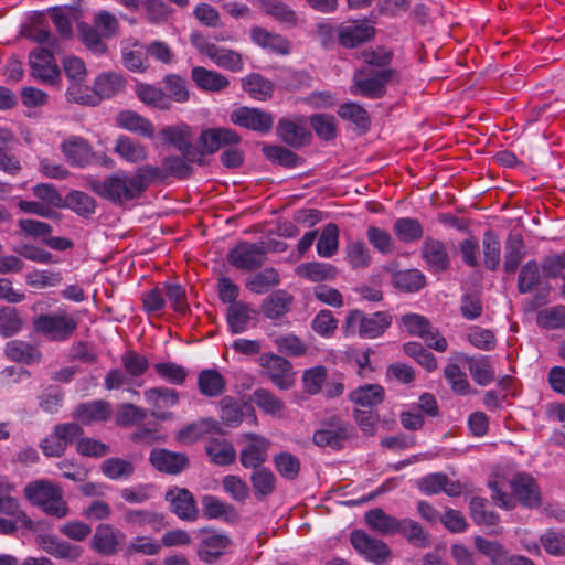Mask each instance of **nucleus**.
<instances>
[{
	"instance_id": "obj_32",
	"label": "nucleus",
	"mask_w": 565,
	"mask_h": 565,
	"mask_svg": "<svg viewBox=\"0 0 565 565\" xmlns=\"http://www.w3.org/2000/svg\"><path fill=\"white\" fill-rule=\"evenodd\" d=\"M385 391L380 384H364L349 394V401L360 407V409H372L383 403Z\"/></svg>"
},
{
	"instance_id": "obj_34",
	"label": "nucleus",
	"mask_w": 565,
	"mask_h": 565,
	"mask_svg": "<svg viewBox=\"0 0 565 565\" xmlns=\"http://www.w3.org/2000/svg\"><path fill=\"white\" fill-rule=\"evenodd\" d=\"M126 88L125 77L116 72H105L99 74L94 82V95L99 99H109Z\"/></svg>"
},
{
	"instance_id": "obj_15",
	"label": "nucleus",
	"mask_w": 565,
	"mask_h": 565,
	"mask_svg": "<svg viewBox=\"0 0 565 565\" xmlns=\"http://www.w3.org/2000/svg\"><path fill=\"white\" fill-rule=\"evenodd\" d=\"M420 257L426 269L434 274H441L449 270L451 258L446 244L439 238L426 236L420 246Z\"/></svg>"
},
{
	"instance_id": "obj_14",
	"label": "nucleus",
	"mask_w": 565,
	"mask_h": 565,
	"mask_svg": "<svg viewBox=\"0 0 565 565\" xmlns=\"http://www.w3.org/2000/svg\"><path fill=\"white\" fill-rule=\"evenodd\" d=\"M199 537L198 556L204 563H213L218 559L232 543L226 533L212 527L201 529Z\"/></svg>"
},
{
	"instance_id": "obj_50",
	"label": "nucleus",
	"mask_w": 565,
	"mask_h": 565,
	"mask_svg": "<svg viewBox=\"0 0 565 565\" xmlns=\"http://www.w3.org/2000/svg\"><path fill=\"white\" fill-rule=\"evenodd\" d=\"M481 247L484 267L495 271L501 262V243L493 230H487L482 234Z\"/></svg>"
},
{
	"instance_id": "obj_64",
	"label": "nucleus",
	"mask_w": 565,
	"mask_h": 565,
	"mask_svg": "<svg viewBox=\"0 0 565 565\" xmlns=\"http://www.w3.org/2000/svg\"><path fill=\"white\" fill-rule=\"evenodd\" d=\"M366 238L372 247L382 255H391L395 252V241L390 232L371 225L366 230Z\"/></svg>"
},
{
	"instance_id": "obj_43",
	"label": "nucleus",
	"mask_w": 565,
	"mask_h": 565,
	"mask_svg": "<svg viewBox=\"0 0 565 565\" xmlns=\"http://www.w3.org/2000/svg\"><path fill=\"white\" fill-rule=\"evenodd\" d=\"M397 534H401L414 547L427 548L431 544L430 534L423 525L413 519H401Z\"/></svg>"
},
{
	"instance_id": "obj_54",
	"label": "nucleus",
	"mask_w": 565,
	"mask_h": 565,
	"mask_svg": "<svg viewBox=\"0 0 565 565\" xmlns=\"http://www.w3.org/2000/svg\"><path fill=\"white\" fill-rule=\"evenodd\" d=\"M250 483L257 500H263L276 490V477L267 467L255 469L250 475Z\"/></svg>"
},
{
	"instance_id": "obj_39",
	"label": "nucleus",
	"mask_w": 565,
	"mask_h": 565,
	"mask_svg": "<svg viewBox=\"0 0 565 565\" xmlns=\"http://www.w3.org/2000/svg\"><path fill=\"white\" fill-rule=\"evenodd\" d=\"M6 356L18 363H39L42 359L41 351L33 344L22 340H11L4 347Z\"/></svg>"
},
{
	"instance_id": "obj_51",
	"label": "nucleus",
	"mask_w": 565,
	"mask_h": 565,
	"mask_svg": "<svg viewBox=\"0 0 565 565\" xmlns=\"http://www.w3.org/2000/svg\"><path fill=\"white\" fill-rule=\"evenodd\" d=\"M392 284L401 291L417 292L425 286L426 277L419 269H404L393 274Z\"/></svg>"
},
{
	"instance_id": "obj_56",
	"label": "nucleus",
	"mask_w": 565,
	"mask_h": 565,
	"mask_svg": "<svg viewBox=\"0 0 565 565\" xmlns=\"http://www.w3.org/2000/svg\"><path fill=\"white\" fill-rule=\"evenodd\" d=\"M24 320L15 307H0V337L11 338L20 333L23 329Z\"/></svg>"
},
{
	"instance_id": "obj_47",
	"label": "nucleus",
	"mask_w": 565,
	"mask_h": 565,
	"mask_svg": "<svg viewBox=\"0 0 565 565\" xmlns=\"http://www.w3.org/2000/svg\"><path fill=\"white\" fill-rule=\"evenodd\" d=\"M337 113L341 119L353 124L362 134H365L371 127V118L367 110L355 102L341 104Z\"/></svg>"
},
{
	"instance_id": "obj_7",
	"label": "nucleus",
	"mask_w": 565,
	"mask_h": 565,
	"mask_svg": "<svg viewBox=\"0 0 565 565\" xmlns=\"http://www.w3.org/2000/svg\"><path fill=\"white\" fill-rule=\"evenodd\" d=\"M258 363L263 373L279 390L287 391L295 385L292 364L286 358L266 352L260 354Z\"/></svg>"
},
{
	"instance_id": "obj_57",
	"label": "nucleus",
	"mask_w": 565,
	"mask_h": 565,
	"mask_svg": "<svg viewBox=\"0 0 565 565\" xmlns=\"http://www.w3.org/2000/svg\"><path fill=\"white\" fill-rule=\"evenodd\" d=\"M114 150L121 159L130 163L143 161L148 157L146 148L127 136L117 138Z\"/></svg>"
},
{
	"instance_id": "obj_6",
	"label": "nucleus",
	"mask_w": 565,
	"mask_h": 565,
	"mask_svg": "<svg viewBox=\"0 0 565 565\" xmlns=\"http://www.w3.org/2000/svg\"><path fill=\"white\" fill-rule=\"evenodd\" d=\"M270 243L264 241L248 242L239 241L226 255L227 263L242 271H253L259 269L267 259L270 250Z\"/></svg>"
},
{
	"instance_id": "obj_60",
	"label": "nucleus",
	"mask_w": 565,
	"mask_h": 565,
	"mask_svg": "<svg viewBox=\"0 0 565 565\" xmlns=\"http://www.w3.org/2000/svg\"><path fill=\"white\" fill-rule=\"evenodd\" d=\"M541 282L540 266L536 260H527L521 268L518 277V291L529 294L534 291Z\"/></svg>"
},
{
	"instance_id": "obj_27",
	"label": "nucleus",
	"mask_w": 565,
	"mask_h": 565,
	"mask_svg": "<svg viewBox=\"0 0 565 565\" xmlns=\"http://www.w3.org/2000/svg\"><path fill=\"white\" fill-rule=\"evenodd\" d=\"M258 311L244 301L235 302L227 307L226 323L232 334H241L248 330L250 321Z\"/></svg>"
},
{
	"instance_id": "obj_44",
	"label": "nucleus",
	"mask_w": 565,
	"mask_h": 565,
	"mask_svg": "<svg viewBox=\"0 0 565 565\" xmlns=\"http://www.w3.org/2000/svg\"><path fill=\"white\" fill-rule=\"evenodd\" d=\"M262 152L268 161L286 169H294L303 163V159L294 152L291 148L280 145L264 143Z\"/></svg>"
},
{
	"instance_id": "obj_41",
	"label": "nucleus",
	"mask_w": 565,
	"mask_h": 565,
	"mask_svg": "<svg viewBox=\"0 0 565 565\" xmlns=\"http://www.w3.org/2000/svg\"><path fill=\"white\" fill-rule=\"evenodd\" d=\"M242 88L252 98L265 102L273 97L275 84L258 73H250L242 78Z\"/></svg>"
},
{
	"instance_id": "obj_40",
	"label": "nucleus",
	"mask_w": 565,
	"mask_h": 565,
	"mask_svg": "<svg viewBox=\"0 0 565 565\" xmlns=\"http://www.w3.org/2000/svg\"><path fill=\"white\" fill-rule=\"evenodd\" d=\"M117 125L128 131L138 134L145 138H153L154 127L153 124L132 110H122L117 115Z\"/></svg>"
},
{
	"instance_id": "obj_33",
	"label": "nucleus",
	"mask_w": 565,
	"mask_h": 565,
	"mask_svg": "<svg viewBox=\"0 0 565 565\" xmlns=\"http://www.w3.org/2000/svg\"><path fill=\"white\" fill-rule=\"evenodd\" d=\"M526 255L523 237L519 233H510L504 242L503 269L508 275L514 274Z\"/></svg>"
},
{
	"instance_id": "obj_38",
	"label": "nucleus",
	"mask_w": 565,
	"mask_h": 565,
	"mask_svg": "<svg viewBox=\"0 0 565 565\" xmlns=\"http://www.w3.org/2000/svg\"><path fill=\"white\" fill-rule=\"evenodd\" d=\"M124 519L130 525L139 527L149 526L154 532H159L168 525L163 513L146 509H129L125 512Z\"/></svg>"
},
{
	"instance_id": "obj_16",
	"label": "nucleus",
	"mask_w": 565,
	"mask_h": 565,
	"mask_svg": "<svg viewBox=\"0 0 565 565\" xmlns=\"http://www.w3.org/2000/svg\"><path fill=\"white\" fill-rule=\"evenodd\" d=\"M126 541V534L108 523H100L90 540V548L103 556H113L119 552Z\"/></svg>"
},
{
	"instance_id": "obj_18",
	"label": "nucleus",
	"mask_w": 565,
	"mask_h": 565,
	"mask_svg": "<svg viewBox=\"0 0 565 565\" xmlns=\"http://www.w3.org/2000/svg\"><path fill=\"white\" fill-rule=\"evenodd\" d=\"M350 542L358 553L375 564H383L391 554L385 542L371 537L362 530H354L350 535Z\"/></svg>"
},
{
	"instance_id": "obj_36",
	"label": "nucleus",
	"mask_w": 565,
	"mask_h": 565,
	"mask_svg": "<svg viewBox=\"0 0 565 565\" xmlns=\"http://www.w3.org/2000/svg\"><path fill=\"white\" fill-rule=\"evenodd\" d=\"M294 297L284 289L273 291L262 303L264 316L270 320H277L290 311Z\"/></svg>"
},
{
	"instance_id": "obj_62",
	"label": "nucleus",
	"mask_w": 565,
	"mask_h": 565,
	"mask_svg": "<svg viewBox=\"0 0 565 565\" xmlns=\"http://www.w3.org/2000/svg\"><path fill=\"white\" fill-rule=\"evenodd\" d=\"M78 36L86 49L97 56L104 55L108 50L107 44L103 41L105 38L94 25L81 23Z\"/></svg>"
},
{
	"instance_id": "obj_45",
	"label": "nucleus",
	"mask_w": 565,
	"mask_h": 565,
	"mask_svg": "<svg viewBox=\"0 0 565 565\" xmlns=\"http://www.w3.org/2000/svg\"><path fill=\"white\" fill-rule=\"evenodd\" d=\"M198 388L203 396L217 397L226 388L224 376L215 369H204L198 375Z\"/></svg>"
},
{
	"instance_id": "obj_46",
	"label": "nucleus",
	"mask_w": 565,
	"mask_h": 565,
	"mask_svg": "<svg viewBox=\"0 0 565 565\" xmlns=\"http://www.w3.org/2000/svg\"><path fill=\"white\" fill-rule=\"evenodd\" d=\"M473 543L476 550L489 558L491 565H508L511 555H509V551L499 541L476 536Z\"/></svg>"
},
{
	"instance_id": "obj_13",
	"label": "nucleus",
	"mask_w": 565,
	"mask_h": 565,
	"mask_svg": "<svg viewBox=\"0 0 565 565\" xmlns=\"http://www.w3.org/2000/svg\"><path fill=\"white\" fill-rule=\"evenodd\" d=\"M230 118L234 125L260 135L268 134L274 127L273 114L256 107H238L231 113Z\"/></svg>"
},
{
	"instance_id": "obj_35",
	"label": "nucleus",
	"mask_w": 565,
	"mask_h": 565,
	"mask_svg": "<svg viewBox=\"0 0 565 565\" xmlns=\"http://www.w3.org/2000/svg\"><path fill=\"white\" fill-rule=\"evenodd\" d=\"M205 452L210 461L220 467L230 466L236 460V450L233 444L225 438H209L205 444Z\"/></svg>"
},
{
	"instance_id": "obj_20",
	"label": "nucleus",
	"mask_w": 565,
	"mask_h": 565,
	"mask_svg": "<svg viewBox=\"0 0 565 565\" xmlns=\"http://www.w3.org/2000/svg\"><path fill=\"white\" fill-rule=\"evenodd\" d=\"M510 488L522 507L536 509L542 504L540 486L531 475L516 473L510 481Z\"/></svg>"
},
{
	"instance_id": "obj_52",
	"label": "nucleus",
	"mask_w": 565,
	"mask_h": 565,
	"mask_svg": "<svg viewBox=\"0 0 565 565\" xmlns=\"http://www.w3.org/2000/svg\"><path fill=\"white\" fill-rule=\"evenodd\" d=\"M296 273L310 281L319 282L333 280L337 276V268L331 264L310 262L299 265Z\"/></svg>"
},
{
	"instance_id": "obj_11",
	"label": "nucleus",
	"mask_w": 565,
	"mask_h": 565,
	"mask_svg": "<svg viewBox=\"0 0 565 565\" xmlns=\"http://www.w3.org/2000/svg\"><path fill=\"white\" fill-rule=\"evenodd\" d=\"M241 136L231 128L212 127L201 131L198 142L199 158L216 153L220 149L236 146L241 142Z\"/></svg>"
},
{
	"instance_id": "obj_4",
	"label": "nucleus",
	"mask_w": 565,
	"mask_h": 565,
	"mask_svg": "<svg viewBox=\"0 0 565 565\" xmlns=\"http://www.w3.org/2000/svg\"><path fill=\"white\" fill-rule=\"evenodd\" d=\"M34 332L53 342L70 340L78 327V320L65 311L41 313L33 318Z\"/></svg>"
},
{
	"instance_id": "obj_19",
	"label": "nucleus",
	"mask_w": 565,
	"mask_h": 565,
	"mask_svg": "<svg viewBox=\"0 0 565 565\" xmlns=\"http://www.w3.org/2000/svg\"><path fill=\"white\" fill-rule=\"evenodd\" d=\"M248 441L239 452V462L245 469H258L267 461L270 441L256 433L244 435Z\"/></svg>"
},
{
	"instance_id": "obj_23",
	"label": "nucleus",
	"mask_w": 565,
	"mask_h": 565,
	"mask_svg": "<svg viewBox=\"0 0 565 565\" xmlns=\"http://www.w3.org/2000/svg\"><path fill=\"white\" fill-rule=\"evenodd\" d=\"M375 36L374 26L365 20H353L342 23L338 30L339 43L347 49H354Z\"/></svg>"
},
{
	"instance_id": "obj_29",
	"label": "nucleus",
	"mask_w": 565,
	"mask_h": 565,
	"mask_svg": "<svg viewBox=\"0 0 565 565\" xmlns=\"http://www.w3.org/2000/svg\"><path fill=\"white\" fill-rule=\"evenodd\" d=\"M250 40L262 49L278 55H288L291 52V44L285 36L271 33L262 26L250 29Z\"/></svg>"
},
{
	"instance_id": "obj_17",
	"label": "nucleus",
	"mask_w": 565,
	"mask_h": 565,
	"mask_svg": "<svg viewBox=\"0 0 565 565\" xmlns=\"http://www.w3.org/2000/svg\"><path fill=\"white\" fill-rule=\"evenodd\" d=\"M29 63L32 76L44 84H54L61 74L53 53L45 47L32 50Z\"/></svg>"
},
{
	"instance_id": "obj_53",
	"label": "nucleus",
	"mask_w": 565,
	"mask_h": 565,
	"mask_svg": "<svg viewBox=\"0 0 565 565\" xmlns=\"http://www.w3.org/2000/svg\"><path fill=\"white\" fill-rule=\"evenodd\" d=\"M136 94L143 104L160 110H169L172 106L167 93L162 88L153 85L138 84L136 87Z\"/></svg>"
},
{
	"instance_id": "obj_59",
	"label": "nucleus",
	"mask_w": 565,
	"mask_h": 565,
	"mask_svg": "<svg viewBox=\"0 0 565 565\" xmlns=\"http://www.w3.org/2000/svg\"><path fill=\"white\" fill-rule=\"evenodd\" d=\"M0 514L20 521V526L24 530H34V522L22 510L20 501L12 497L11 493L0 498Z\"/></svg>"
},
{
	"instance_id": "obj_12",
	"label": "nucleus",
	"mask_w": 565,
	"mask_h": 565,
	"mask_svg": "<svg viewBox=\"0 0 565 565\" xmlns=\"http://www.w3.org/2000/svg\"><path fill=\"white\" fill-rule=\"evenodd\" d=\"M353 427L337 416H333L321 424L312 437L315 445L319 447H331L341 449L343 443L352 436Z\"/></svg>"
},
{
	"instance_id": "obj_28",
	"label": "nucleus",
	"mask_w": 565,
	"mask_h": 565,
	"mask_svg": "<svg viewBox=\"0 0 565 565\" xmlns=\"http://www.w3.org/2000/svg\"><path fill=\"white\" fill-rule=\"evenodd\" d=\"M40 545L49 555L68 562L77 561L83 554V548L79 545L71 544L55 535H42Z\"/></svg>"
},
{
	"instance_id": "obj_48",
	"label": "nucleus",
	"mask_w": 565,
	"mask_h": 565,
	"mask_svg": "<svg viewBox=\"0 0 565 565\" xmlns=\"http://www.w3.org/2000/svg\"><path fill=\"white\" fill-rule=\"evenodd\" d=\"M279 284L278 270L274 267H266L247 278L246 288L256 295H264Z\"/></svg>"
},
{
	"instance_id": "obj_22",
	"label": "nucleus",
	"mask_w": 565,
	"mask_h": 565,
	"mask_svg": "<svg viewBox=\"0 0 565 565\" xmlns=\"http://www.w3.org/2000/svg\"><path fill=\"white\" fill-rule=\"evenodd\" d=\"M417 488L425 495H436L441 492L451 498L462 493V486L458 480H451L444 472H430L417 480Z\"/></svg>"
},
{
	"instance_id": "obj_9",
	"label": "nucleus",
	"mask_w": 565,
	"mask_h": 565,
	"mask_svg": "<svg viewBox=\"0 0 565 565\" xmlns=\"http://www.w3.org/2000/svg\"><path fill=\"white\" fill-rule=\"evenodd\" d=\"M278 139L291 149H301L312 141V134L301 116L281 117L276 126Z\"/></svg>"
},
{
	"instance_id": "obj_37",
	"label": "nucleus",
	"mask_w": 565,
	"mask_h": 565,
	"mask_svg": "<svg viewBox=\"0 0 565 565\" xmlns=\"http://www.w3.org/2000/svg\"><path fill=\"white\" fill-rule=\"evenodd\" d=\"M366 525L381 535H396L401 519L387 514L381 508H374L364 515Z\"/></svg>"
},
{
	"instance_id": "obj_58",
	"label": "nucleus",
	"mask_w": 565,
	"mask_h": 565,
	"mask_svg": "<svg viewBox=\"0 0 565 565\" xmlns=\"http://www.w3.org/2000/svg\"><path fill=\"white\" fill-rule=\"evenodd\" d=\"M260 8L266 14L270 15L278 22L284 23L288 28L296 26L297 24L296 12L282 1L262 0Z\"/></svg>"
},
{
	"instance_id": "obj_55",
	"label": "nucleus",
	"mask_w": 565,
	"mask_h": 565,
	"mask_svg": "<svg viewBox=\"0 0 565 565\" xmlns=\"http://www.w3.org/2000/svg\"><path fill=\"white\" fill-rule=\"evenodd\" d=\"M467 366L473 381L481 386H486L494 380L495 372L487 355L468 358Z\"/></svg>"
},
{
	"instance_id": "obj_2",
	"label": "nucleus",
	"mask_w": 565,
	"mask_h": 565,
	"mask_svg": "<svg viewBox=\"0 0 565 565\" xmlns=\"http://www.w3.org/2000/svg\"><path fill=\"white\" fill-rule=\"evenodd\" d=\"M24 497L50 516L63 519L68 515L70 509L63 499L62 489L47 480L28 483L24 488Z\"/></svg>"
},
{
	"instance_id": "obj_5",
	"label": "nucleus",
	"mask_w": 565,
	"mask_h": 565,
	"mask_svg": "<svg viewBox=\"0 0 565 565\" xmlns=\"http://www.w3.org/2000/svg\"><path fill=\"white\" fill-rule=\"evenodd\" d=\"M191 45L202 55L209 57L216 66L238 73L244 70V62L241 53L232 49L217 46L200 31H192L190 34Z\"/></svg>"
},
{
	"instance_id": "obj_42",
	"label": "nucleus",
	"mask_w": 565,
	"mask_h": 565,
	"mask_svg": "<svg viewBox=\"0 0 565 565\" xmlns=\"http://www.w3.org/2000/svg\"><path fill=\"white\" fill-rule=\"evenodd\" d=\"M393 232L396 238L404 244H413L424 239V227L416 217L404 216L395 220Z\"/></svg>"
},
{
	"instance_id": "obj_21",
	"label": "nucleus",
	"mask_w": 565,
	"mask_h": 565,
	"mask_svg": "<svg viewBox=\"0 0 565 565\" xmlns=\"http://www.w3.org/2000/svg\"><path fill=\"white\" fill-rule=\"evenodd\" d=\"M169 509L180 520L193 522L199 518V509L194 495L185 488L173 487L164 494Z\"/></svg>"
},
{
	"instance_id": "obj_30",
	"label": "nucleus",
	"mask_w": 565,
	"mask_h": 565,
	"mask_svg": "<svg viewBox=\"0 0 565 565\" xmlns=\"http://www.w3.org/2000/svg\"><path fill=\"white\" fill-rule=\"evenodd\" d=\"M191 79L200 90L206 93H220L230 85V81L225 75L207 70L204 66L192 67Z\"/></svg>"
},
{
	"instance_id": "obj_63",
	"label": "nucleus",
	"mask_w": 565,
	"mask_h": 565,
	"mask_svg": "<svg viewBox=\"0 0 565 565\" xmlns=\"http://www.w3.org/2000/svg\"><path fill=\"white\" fill-rule=\"evenodd\" d=\"M317 253L320 257L329 258L339 249V227L334 223H328L318 238Z\"/></svg>"
},
{
	"instance_id": "obj_10",
	"label": "nucleus",
	"mask_w": 565,
	"mask_h": 565,
	"mask_svg": "<svg viewBox=\"0 0 565 565\" xmlns=\"http://www.w3.org/2000/svg\"><path fill=\"white\" fill-rule=\"evenodd\" d=\"M393 68H383L372 72L370 76L359 77L354 75L350 93L370 99H379L385 96L386 87L395 75Z\"/></svg>"
},
{
	"instance_id": "obj_1",
	"label": "nucleus",
	"mask_w": 565,
	"mask_h": 565,
	"mask_svg": "<svg viewBox=\"0 0 565 565\" xmlns=\"http://www.w3.org/2000/svg\"><path fill=\"white\" fill-rule=\"evenodd\" d=\"M87 185L96 195L116 205L141 196L132 177L125 170H118L104 180L90 177L87 180Z\"/></svg>"
},
{
	"instance_id": "obj_24",
	"label": "nucleus",
	"mask_w": 565,
	"mask_h": 565,
	"mask_svg": "<svg viewBox=\"0 0 565 565\" xmlns=\"http://www.w3.org/2000/svg\"><path fill=\"white\" fill-rule=\"evenodd\" d=\"M149 461L158 471L172 476L180 475L190 463L189 457L185 454L164 448L152 449Z\"/></svg>"
},
{
	"instance_id": "obj_25",
	"label": "nucleus",
	"mask_w": 565,
	"mask_h": 565,
	"mask_svg": "<svg viewBox=\"0 0 565 565\" xmlns=\"http://www.w3.org/2000/svg\"><path fill=\"white\" fill-rule=\"evenodd\" d=\"M111 404L105 399H94L79 403L73 411V418L81 425L90 426L94 423L107 422L111 416Z\"/></svg>"
},
{
	"instance_id": "obj_31",
	"label": "nucleus",
	"mask_w": 565,
	"mask_h": 565,
	"mask_svg": "<svg viewBox=\"0 0 565 565\" xmlns=\"http://www.w3.org/2000/svg\"><path fill=\"white\" fill-rule=\"evenodd\" d=\"M204 516L209 520L222 519L227 524H235L239 521V513L236 508L212 494L202 498Z\"/></svg>"
},
{
	"instance_id": "obj_3",
	"label": "nucleus",
	"mask_w": 565,
	"mask_h": 565,
	"mask_svg": "<svg viewBox=\"0 0 565 565\" xmlns=\"http://www.w3.org/2000/svg\"><path fill=\"white\" fill-rule=\"evenodd\" d=\"M392 324V316L387 311L365 315L361 310L350 311L344 320L343 330L347 337L359 334L363 339H376Z\"/></svg>"
},
{
	"instance_id": "obj_26",
	"label": "nucleus",
	"mask_w": 565,
	"mask_h": 565,
	"mask_svg": "<svg viewBox=\"0 0 565 565\" xmlns=\"http://www.w3.org/2000/svg\"><path fill=\"white\" fill-rule=\"evenodd\" d=\"M61 150L67 163L75 168H85L93 160L90 143L81 136H71L61 143Z\"/></svg>"
},
{
	"instance_id": "obj_49",
	"label": "nucleus",
	"mask_w": 565,
	"mask_h": 565,
	"mask_svg": "<svg viewBox=\"0 0 565 565\" xmlns=\"http://www.w3.org/2000/svg\"><path fill=\"white\" fill-rule=\"evenodd\" d=\"M250 401L266 415L281 417L285 409V403L268 388H256L250 396Z\"/></svg>"
},
{
	"instance_id": "obj_8",
	"label": "nucleus",
	"mask_w": 565,
	"mask_h": 565,
	"mask_svg": "<svg viewBox=\"0 0 565 565\" xmlns=\"http://www.w3.org/2000/svg\"><path fill=\"white\" fill-rule=\"evenodd\" d=\"M162 140L178 150L190 162L204 166L205 160L199 158V151L192 145V128L185 122L164 126L160 130Z\"/></svg>"
},
{
	"instance_id": "obj_61",
	"label": "nucleus",
	"mask_w": 565,
	"mask_h": 565,
	"mask_svg": "<svg viewBox=\"0 0 565 565\" xmlns=\"http://www.w3.org/2000/svg\"><path fill=\"white\" fill-rule=\"evenodd\" d=\"M65 202L66 209H71L73 212H75L78 216L82 217H89L95 213L96 210L95 199L83 191H71L66 195Z\"/></svg>"
}]
</instances>
